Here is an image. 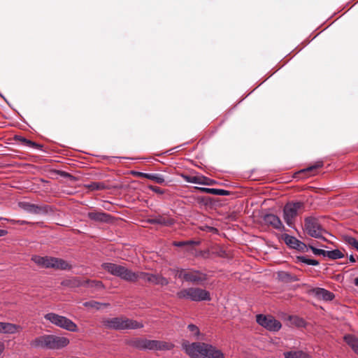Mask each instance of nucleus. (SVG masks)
<instances>
[{
	"label": "nucleus",
	"instance_id": "1",
	"mask_svg": "<svg viewBox=\"0 0 358 358\" xmlns=\"http://www.w3.org/2000/svg\"><path fill=\"white\" fill-rule=\"evenodd\" d=\"M69 343V339L66 337L49 334L36 337L31 342V345L34 348L59 350L67 346Z\"/></svg>",
	"mask_w": 358,
	"mask_h": 358
},
{
	"label": "nucleus",
	"instance_id": "2",
	"mask_svg": "<svg viewBox=\"0 0 358 358\" xmlns=\"http://www.w3.org/2000/svg\"><path fill=\"white\" fill-rule=\"evenodd\" d=\"M129 344L130 346L141 350H159L166 351L170 350L173 348L174 345L171 342L158 341V340H148L143 338H136L129 341Z\"/></svg>",
	"mask_w": 358,
	"mask_h": 358
},
{
	"label": "nucleus",
	"instance_id": "3",
	"mask_svg": "<svg viewBox=\"0 0 358 358\" xmlns=\"http://www.w3.org/2000/svg\"><path fill=\"white\" fill-rule=\"evenodd\" d=\"M103 324L108 329L115 330L136 329L143 327L142 322L124 317L105 319L103 320Z\"/></svg>",
	"mask_w": 358,
	"mask_h": 358
},
{
	"label": "nucleus",
	"instance_id": "4",
	"mask_svg": "<svg viewBox=\"0 0 358 358\" xmlns=\"http://www.w3.org/2000/svg\"><path fill=\"white\" fill-rule=\"evenodd\" d=\"M31 260L43 268H54L55 270H70L71 268V266L66 261L60 258L34 255Z\"/></svg>",
	"mask_w": 358,
	"mask_h": 358
},
{
	"label": "nucleus",
	"instance_id": "5",
	"mask_svg": "<svg viewBox=\"0 0 358 358\" xmlns=\"http://www.w3.org/2000/svg\"><path fill=\"white\" fill-rule=\"evenodd\" d=\"M171 271L176 277L194 285H201L208 278L205 273L199 270L177 268L171 269Z\"/></svg>",
	"mask_w": 358,
	"mask_h": 358
},
{
	"label": "nucleus",
	"instance_id": "6",
	"mask_svg": "<svg viewBox=\"0 0 358 358\" xmlns=\"http://www.w3.org/2000/svg\"><path fill=\"white\" fill-rule=\"evenodd\" d=\"M176 296L180 299H190L193 301H210L209 292L199 287H189L182 289L178 292Z\"/></svg>",
	"mask_w": 358,
	"mask_h": 358
},
{
	"label": "nucleus",
	"instance_id": "7",
	"mask_svg": "<svg viewBox=\"0 0 358 358\" xmlns=\"http://www.w3.org/2000/svg\"><path fill=\"white\" fill-rule=\"evenodd\" d=\"M44 318L46 320L50 321L52 324L67 331L71 332H76L78 331V327L76 324L64 316H62L53 313H50L45 314L44 315Z\"/></svg>",
	"mask_w": 358,
	"mask_h": 358
},
{
	"label": "nucleus",
	"instance_id": "8",
	"mask_svg": "<svg viewBox=\"0 0 358 358\" xmlns=\"http://www.w3.org/2000/svg\"><path fill=\"white\" fill-rule=\"evenodd\" d=\"M303 207L304 203L300 201L288 203L283 208V219L289 227H294L298 213Z\"/></svg>",
	"mask_w": 358,
	"mask_h": 358
},
{
	"label": "nucleus",
	"instance_id": "9",
	"mask_svg": "<svg viewBox=\"0 0 358 358\" xmlns=\"http://www.w3.org/2000/svg\"><path fill=\"white\" fill-rule=\"evenodd\" d=\"M184 349L191 358H209L208 355L209 344L192 343V344L185 345Z\"/></svg>",
	"mask_w": 358,
	"mask_h": 358
},
{
	"label": "nucleus",
	"instance_id": "10",
	"mask_svg": "<svg viewBox=\"0 0 358 358\" xmlns=\"http://www.w3.org/2000/svg\"><path fill=\"white\" fill-rule=\"evenodd\" d=\"M304 230L309 236L316 238H322V234L325 232L318 220L314 217L305 218Z\"/></svg>",
	"mask_w": 358,
	"mask_h": 358
},
{
	"label": "nucleus",
	"instance_id": "11",
	"mask_svg": "<svg viewBox=\"0 0 358 358\" xmlns=\"http://www.w3.org/2000/svg\"><path fill=\"white\" fill-rule=\"evenodd\" d=\"M257 322L270 331H278L280 329L281 323L271 315H257Z\"/></svg>",
	"mask_w": 358,
	"mask_h": 358
},
{
	"label": "nucleus",
	"instance_id": "12",
	"mask_svg": "<svg viewBox=\"0 0 358 358\" xmlns=\"http://www.w3.org/2000/svg\"><path fill=\"white\" fill-rule=\"evenodd\" d=\"M136 281L141 279L145 282L153 285H159L162 286L167 285L169 283V281L167 278L159 274H152L149 273L138 271L136 272Z\"/></svg>",
	"mask_w": 358,
	"mask_h": 358
},
{
	"label": "nucleus",
	"instance_id": "13",
	"mask_svg": "<svg viewBox=\"0 0 358 358\" xmlns=\"http://www.w3.org/2000/svg\"><path fill=\"white\" fill-rule=\"evenodd\" d=\"M136 272H134L127 267L117 264V271L115 276L130 282H136Z\"/></svg>",
	"mask_w": 358,
	"mask_h": 358
},
{
	"label": "nucleus",
	"instance_id": "14",
	"mask_svg": "<svg viewBox=\"0 0 358 358\" xmlns=\"http://www.w3.org/2000/svg\"><path fill=\"white\" fill-rule=\"evenodd\" d=\"M181 177L184 179L185 181L189 183L204 185H211L215 183V180L209 178L205 177L203 176H188L185 174H182Z\"/></svg>",
	"mask_w": 358,
	"mask_h": 358
},
{
	"label": "nucleus",
	"instance_id": "15",
	"mask_svg": "<svg viewBox=\"0 0 358 358\" xmlns=\"http://www.w3.org/2000/svg\"><path fill=\"white\" fill-rule=\"evenodd\" d=\"M263 220L266 224L271 226L278 231H283L285 230L280 219L274 214L269 213L265 215L263 217Z\"/></svg>",
	"mask_w": 358,
	"mask_h": 358
},
{
	"label": "nucleus",
	"instance_id": "16",
	"mask_svg": "<svg viewBox=\"0 0 358 358\" xmlns=\"http://www.w3.org/2000/svg\"><path fill=\"white\" fill-rule=\"evenodd\" d=\"M282 239L288 246L293 249L300 251H304L307 249V245L294 236L285 234L282 235Z\"/></svg>",
	"mask_w": 358,
	"mask_h": 358
},
{
	"label": "nucleus",
	"instance_id": "17",
	"mask_svg": "<svg viewBox=\"0 0 358 358\" xmlns=\"http://www.w3.org/2000/svg\"><path fill=\"white\" fill-rule=\"evenodd\" d=\"M312 292L317 299L324 301H332L334 298V294L332 292L324 288L317 287L313 289Z\"/></svg>",
	"mask_w": 358,
	"mask_h": 358
},
{
	"label": "nucleus",
	"instance_id": "18",
	"mask_svg": "<svg viewBox=\"0 0 358 358\" xmlns=\"http://www.w3.org/2000/svg\"><path fill=\"white\" fill-rule=\"evenodd\" d=\"M22 329L20 325L9 322H0V333L2 334H15Z\"/></svg>",
	"mask_w": 358,
	"mask_h": 358
},
{
	"label": "nucleus",
	"instance_id": "19",
	"mask_svg": "<svg viewBox=\"0 0 358 358\" xmlns=\"http://www.w3.org/2000/svg\"><path fill=\"white\" fill-rule=\"evenodd\" d=\"M87 217L92 220L103 222H108L110 219V215L101 212H90Z\"/></svg>",
	"mask_w": 358,
	"mask_h": 358
},
{
	"label": "nucleus",
	"instance_id": "20",
	"mask_svg": "<svg viewBox=\"0 0 358 358\" xmlns=\"http://www.w3.org/2000/svg\"><path fill=\"white\" fill-rule=\"evenodd\" d=\"M194 188L199 190L201 192L211 194L213 195L227 196V195L230 194V192L229 191L222 189L198 187H195Z\"/></svg>",
	"mask_w": 358,
	"mask_h": 358
},
{
	"label": "nucleus",
	"instance_id": "21",
	"mask_svg": "<svg viewBox=\"0 0 358 358\" xmlns=\"http://www.w3.org/2000/svg\"><path fill=\"white\" fill-rule=\"evenodd\" d=\"M344 340L352 350L358 355V338L354 335L348 334L344 336Z\"/></svg>",
	"mask_w": 358,
	"mask_h": 358
},
{
	"label": "nucleus",
	"instance_id": "22",
	"mask_svg": "<svg viewBox=\"0 0 358 358\" xmlns=\"http://www.w3.org/2000/svg\"><path fill=\"white\" fill-rule=\"evenodd\" d=\"M83 306L87 308L99 310L102 308L109 307L110 304L108 303H100L96 301H90L83 303Z\"/></svg>",
	"mask_w": 358,
	"mask_h": 358
},
{
	"label": "nucleus",
	"instance_id": "23",
	"mask_svg": "<svg viewBox=\"0 0 358 358\" xmlns=\"http://www.w3.org/2000/svg\"><path fill=\"white\" fill-rule=\"evenodd\" d=\"M150 224H158L164 226H171L173 224L172 219H168L162 216L149 220Z\"/></svg>",
	"mask_w": 358,
	"mask_h": 358
},
{
	"label": "nucleus",
	"instance_id": "24",
	"mask_svg": "<svg viewBox=\"0 0 358 358\" xmlns=\"http://www.w3.org/2000/svg\"><path fill=\"white\" fill-rule=\"evenodd\" d=\"M18 141L24 146L33 148V149H37V150H41L42 145L40 144H38L35 142H33L29 139H27L24 137L20 136L17 138Z\"/></svg>",
	"mask_w": 358,
	"mask_h": 358
},
{
	"label": "nucleus",
	"instance_id": "25",
	"mask_svg": "<svg viewBox=\"0 0 358 358\" xmlns=\"http://www.w3.org/2000/svg\"><path fill=\"white\" fill-rule=\"evenodd\" d=\"M50 212H52V209L48 205H36V204H34V214L45 215Z\"/></svg>",
	"mask_w": 358,
	"mask_h": 358
},
{
	"label": "nucleus",
	"instance_id": "26",
	"mask_svg": "<svg viewBox=\"0 0 358 358\" xmlns=\"http://www.w3.org/2000/svg\"><path fill=\"white\" fill-rule=\"evenodd\" d=\"M101 268L106 271L110 274L115 275L117 274V264L110 262L103 263L101 264Z\"/></svg>",
	"mask_w": 358,
	"mask_h": 358
},
{
	"label": "nucleus",
	"instance_id": "27",
	"mask_svg": "<svg viewBox=\"0 0 358 358\" xmlns=\"http://www.w3.org/2000/svg\"><path fill=\"white\" fill-rule=\"evenodd\" d=\"M285 358H310V356L302 351H290L284 353Z\"/></svg>",
	"mask_w": 358,
	"mask_h": 358
},
{
	"label": "nucleus",
	"instance_id": "28",
	"mask_svg": "<svg viewBox=\"0 0 358 358\" xmlns=\"http://www.w3.org/2000/svg\"><path fill=\"white\" fill-rule=\"evenodd\" d=\"M208 355L209 358H224V355L222 351L217 350L216 348L211 345H209Z\"/></svg>",
	"mask_w": 358,
	"mask_h": 358
},
{
	"label": "nucleus",
	"instance_id": "29",
	"mask_svg": "<svg viewBox=\"0 0 358 358\" xmlns=\"http://www.w3.org/2000/svg\"><path fill=\"white\" fill-rule=\"evenodd\" d=\"M86 187L90 190H103L108 188L107 185L102 182H92L86 185Z\"/></svg>",
	"mask_w": 358,
	"mask_h": 358
},
{
	"label": "nucleus",
	"instance_id": "30",
	"mask_svg": "<svg viewBox=\"0 0 358 358\" xmlns=\"http://www.w3.org/2000/svg\"><path fill=\"white\" fill-rule=\"evenodd\" d=\"M80 285L87 286L88 287H95L98 289H103L104 287L103 284L101 281L99 280H85Z\"/></svg>",
	"mask_w": 358,
	"mask_h": 358
},
{
	"label": "nucleus",
	"instance_id": "31",
	"mask_svg": "<svg viewBox=\"0 0 358 358\" xmlns=\"http://www.w3.org/2000/svg\"><path fill=\"white\" fill-rule=\"evenodd\" d=\"M326 257H329L331 259H341L344 257V255L339 250H334L331 251H327Z\"/></svg>",
	"mask_w": 358,
	"mask_h": 358
},
{
	"label": "nucleus",
	"instance_id": "32",
	"mask_svg": "<svg viewBox=\"0 0 358 358\" xmlns=\"http://www.w3.org/2000/svg\"><path fill=\"white\" fill-rule=\"evenodd\" d=\"M145 178L153 180L158 184L164 182V178L160 174L148 173V176H145Z\"/></svg>",
	"mask_w": 358,
	"mask_h": 358
},
{
	"label": "nucleus",
	"instance_id": "33",
	"mask_svg": "<svg viewBox=\"0 0 358 358\" xmlns=\"http://www.w3.org/2000/svg\"><path fill=\"white\" fill-rule=\"evenodd\" d=\"M18 206L24 210L33 213L34 210V204L26 201H20L18 203Z\"/></svg>",
	"mask_w": 358,
	"mask_h": 358
},
{
	"label": "nucleus",
	"instance_id": "34",
	"mask_svg": "<svg viewBox=\"0 0 358 358\" xmlns=\"http://www.w3.org/2000/svg\"><path fill=\"white\" fill-rule=\"evenodd\" d=\"M323 166V162H317L313 166H310L306 169H304L303 170H301L299 173H312L313 171L319 169V168H321L322 166Z\"/></svg>",
	"mask_w": 358,
	"mask_h": 358
},
{
	"label": "nucleus",
	"instance_id": "35",
	"mask_svg": "<svg viewBox=\"0 0 358 358\" xmlns=\"http://www.w3.org/2000/svg\"><path fill=\"white\" fill-rule=\"evenodd\" d=\"M300 262L307 264V265H312V266H317L319 264V262L316 259H309L306 257H299Z\"/></svg>",
	"mask_w": 358,
	"mask_h": 358
},
{
	"label": "nucleus",
	"instance_id": "36",
	"mask_svg": "<svg viewBox=\"0 0 358 358\" xmlns=\"http://www.w3.org/2000/svg\"><path fill=\"white\" fill-rule=\"evenodd\" d=\"M345 241L347 243L352 246L358 251V241H357L355 238L351 236H345Z\"/></svg>",
	"mask_w": 358,
	"mask_h": 358
},
{
	"label": "nucleus",
	"instance_id": "37",
	"mask_svg": "<svg viewBox=\"0 0 358 358\" xmlns=\"http://www.w3.org/2000/svg\"><path fill=\"white\" fill-rule=\"evenodd\" d=\"M187 329H189V331L196 338H198L199 334H200V331L198 328V327H196V325L194 324H189L188 327H187Z\"/></svg>",
	"mask_w": 358,
	"mask_h": 358
},
{
	"label": "nucleus",
	"instance_id": "38",
	"mask_svg": "<svg viewBox=\"0 0 358 358\" xmlns=\"http://www.w3.org/2000/svg\"><path fill=\"white\" fill-rule=\"evenodd\" d=\"M194 243L192 241H174L173 243V245L176 247H184L187 245H192Z\"/></svg>",
	"mask_w": 358,
	"mask_h": 358
},
{
	"label": "nucleus",
	"instance_id": "39",
	"mask_svg": "<svg viewBox=\"0 0 358 358\" xmlns=\"http://www.w3.org/2000/svg\"><path fill=\"white\" fill-rule=\"evenodd\" d=\"M309 248L312 250L314 255H322L324 257H326V252L327 250H322V249H317L313 246L310 245Z\"/></svg>",
	"mask_w": 358,
	"mask_h": 358
},
{
	"label": "nucleus",
	"instance_id": "40",
	"mask_svg": "<svg viewBox=\"0 0 358 358\" xmlns=\"http://www.w3.org/2000/svg\"><path fill=\"white\" fill-rule=\"evenodd\" d=\"M148 189L152 190V192L158 194H164L165 191L162 189H161L160 187H157V186H154V185H148Z\"/></svg>",
	"mask_w": 358,
	"mask_h": 358
},
{
	"label": "nucleus",
	"instance_id": "41",
	"mask_svg": "<svg viewBox=\"0 0 358 358\" xmlns=\"http://www.w3.org/2000/svg\"><path fill=\"white\" fill-rule=\"evenodd\" d=\"M278 276L282 279H285L289 277V274L286 272H281L278 274Z\"/></svg>",
	"mask_w": 358,
	"mask_h": 358
},
{
	"label": "nucleus",
	"instance_id": "42",
	"mask_svg": "<svg viewBox=\"0 0 358 358\" xmlns=\"http://www.w3.org/2000/svg\"><path fill=\"white\" fill-rule=\"evenodd\" d=\"M134 174L137 176H139L141 178H145V176H148L147 173H142V172H136Z\"/></svg>",
	"mask_w": 358,
	"mask_h": 358
},
{
	"label": "nucleus",
	"instance_id": "43",
	"mask_svg": "<svg viewBox=\"0 0 358 358\" xmlns=\"http://www.w3.org/2000/svg\"><path fill=\"white\" fill-rule=\"evenodd\" d=\"M8 234L6 230L0 229V237L4 236Z\"/></svg>",
	"mask_w": 358,
	"mask_h": 358
},
{
	"label": "nucleus",
	"instance_id": "44",
	"mask_svg": "<svg viewBox=\"0 0 358 358\" xmlns=\"http://www.w3.org/2000/svg\"><path fill=\"white\" fill-rule=\"evenodd\" d=\"M4 350V344L2 342H0V355L3 352Z\"/></svg>",
	"mask_w": 358,
	"mask_h": 358
},
{
	"label": "nucleus",
	"instance_id": "45",
	"mask_svg": "<svg viewBox=\"0 0 358 358\" xmlns=\"http://www.w3.org/2000/svg\"><path fill=\"white\" fill-rule=\"evenodd\" d=\"M350 261L352 263L355 262L356 260L355 259V257L352 256V255H350V258H349Z\"/></svg>",
	"mask_w": 358,
	"mask_h": 358
},
{
	"label": "nucleus",
	"instance_id": "46",
	"mask_svg": "<svg viewBox=\"0 0 358 358\" xmlns=\"http://www.w3.org/2000/svg\"><path fill=\"white\" fill-rule=\"evenodd\" d=\"M17 222L20 223V224H27V222L26 221H17Z\"/></svg>",
	"mask_w": 358,
	"mask_h": 358
},
{
	"label": "nucleus",
	"instance_id": "47",
	"mask_svg": "<svg viewBox=\"0 0 358 358\" xmlns=\"http://www.w3.org/2000/svg\"><path fill=\"white\" fill-rule=\"evenodd\" d=\"M355 285L358 286V277L355 279Z\"/></svg>",
	"mask_w": 358,
	"mask_h": 358
}]
</instances>
